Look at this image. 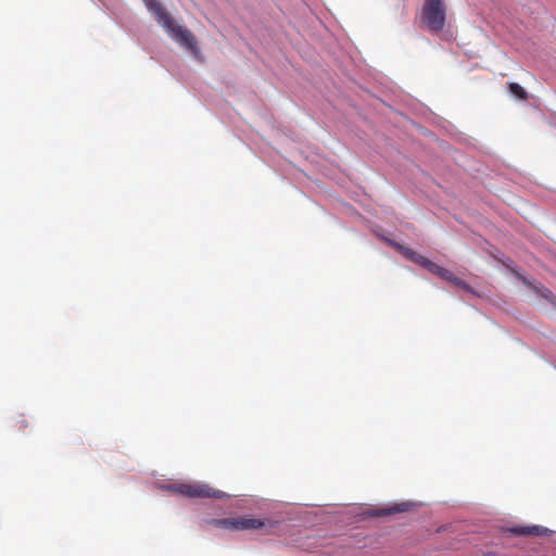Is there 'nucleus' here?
I'll return each mask as SVG.
<instances>
[{
  "label": "nucleus",
  "mask_w": 556,
  "mask_h": 556,
  "mask_svg": "<svg viewBox=\"0 0 556 556\" xmlns=\"http://www.w3.org/2000/svg\"><path fill=\"white\" fill-rule=\"evenodd\" d=\"M143 2L155 21L166 30L173 40L189 50L195 58L200 55V50L193 34L179 25L159 0H143Z\"/></svg>",
  "instance_id": "obj_1"
},
{
  "label": "nucleus",
  "mask_w": 556,
  "mask_h": 556,
  "mask_svg": "<svg viewBox=\"0 0 556 556\" xmlns=\"http://www.w3.org/2000/svg\"><path fill=\"white\" fill-rule=\"evenodd\" d=\"M545 529L533 526V527H518L511 529L513 533L519 534V535H541Z\"/></svg>",
  "instance_id": "obj_7"
},
{
  "label": "nucleus",
  "mask_w": 556,
  "mask_h": 556,
  "mask_svg": "<svg viewBox=\"0 0 556 556\" xmlns=\"http://www.w3.org/2000/svg\"><path fill=\"white\" fill-rule=\"evenodd\" d=\"M173 490L191 498H220L223 496V492L216 491L204 483H180L174 485Z\"/></svg>",
  "instance_id": "obj_4"
},
{
  "label": "nucleus",
  "mask_w": 556,
  "mask_h": 556,
  "mask_svg": "<svg viewBox=\"0 0 556 556\" xmlns=\"http://www.w3.org/2000/svg\"><path fill=\"white\" fill-rule=\"evenodd\" d=\"M402 510H404V508H402V507H396V508L392 509V511H402Z\"/></svg>",
  "instance_id": "obj_11"
},
{
  "label": "nucleus",
  "mask_w": 556,
  "mask_h": 556,
  "mask_svg": "<svg viewBox=\"0 0 556 556\" xmlns=\"http://www.w3.org/2000/svg\"><path fill=\"white\" fill-rule=\"evenodd\" d=\"M421 21L428 30L433 33L441 31L446 22V5L444 0H424Z\"/></svg>",
  "instance_id": "obj_2"
},
{
  "label": "nucleus",
  "mask_w": 556,
  "mask_h": 556,
  "mask_svg": "<svg viewBox=\"0 0 556 556\" xmlns=\"http://www.w3.org/2000/svg\"><path fill=\"white\" fill-rule=\"evenodd\" d=\"M405 255L409 257L415 263L419 264L424 268L428 269L430 273L434 274L435 276L444 279L447 281V279H452V271L439 266L438 264L433 263L432 261L428 260L427 257L416 253L415 251L410 249L405 250Z\"/></svg>",
  "instance_id": "obj_5"
},
{
  "label": "nucleus",
  "mask_w": 556,
  "mask_h": 556,
  "mask_svg": "<svg viewBox=\"0 0 556 556\" xmlns=\"http://www.w3.org/2000/svg\"><path fill=\"white\" fill-rule=\"evenodd\" d=\"M210 523L217 528H225L233 531L257 530L266 526L265 520L251 516H237L223 519H212Z\"/></svg>",
  "instance_id": "obj_3"
},
{
  "label": "nucleus",
  "mask_w": 556,
  "mask_h": 556,
  "mask_svg": "<svg viewBox=\"0 0 556 556\" xmlns=\"http://www.w3.org/2000/svg\"><path fill=\"white\" fill-rule=\"evenodd\" d=\"M448 282L453 283L454 286L458 287V288H462V289H465V290H469L470 287L468 286L467 282H465L464 280L457 278L453 273H452V279H447Z\"/></svg>",
  "instance_id": "obj_9"
},
{
  "label": "nucleus",
  "mask_w": 556,
  "mask_h": 556,
  "mask_svg": "<svg viewBox=\"0 0 556 556\" xmlns=\"http://www.w3.org/2000/svg\"><path fill=\"white\" fill-rule=\"evenodd\" d=\"M13 427L16 428L17 430L22 431L27 427V421L23 416H21L15 419Z\"/></svg>",
  "instance_id": "obj_10"
},
{
  "label": "nucleus",
  "mask_w": 556,
  "mask_h": 556,
  "mask_svg": "<svg viewBox=\"0 0 556 556\" xmlns=\"http://www.w3.org/2000/svg\"><path fill=\"white\" fill-rule=\"evenodd\" d=\"M509 91L521 100H526L528 98L527 91L517 83L508 84Z\"/></svg>",
  "instance_id": "obj_8"
},
{
  "label": "nucleus",
  "mask_w": 556,
  "mask_h": 556,
  "mask_svg": "<svg viewBox=\"0 0 556 556\" xmlns=\"http://www.w3.org/2000/svg\"><path fill=\"white\" fill-rule=\"evenodd\" d=\"M523 282L531 289H533V291L540 295L541 298L545 299V300H551L553 298V293L551 290H548L547 288H545L544 286L540 285V283H532L530 281H527L526 279H523Z\"/></svg>",
  "instance_id": "obj_6"
}]
</instances>
